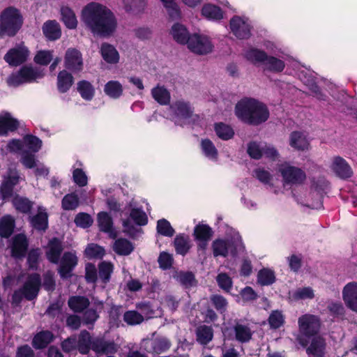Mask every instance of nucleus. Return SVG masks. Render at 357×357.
Masks as SVG:
<instances>
[{"label":"nucleus","mask_w":357,"mask_h":357,"mask_svg":"<svg viewBox=\"0 0 357 357\" xmlns=\"http://www.w3.org/2000/svg\"><path fill=\"white\" fill-rule=\"evenodd\" d=\"M81 20L93 34L101 38H109L116 31L118 22L114 13L106 6L91 2L82 10Z\"/></svg>","instance_id":"f257e3e1"},{"label":"nucleus","mask_w":357,"mask_h":357,"mask_svg":"<svg viewBox=\"0 0 357 357\" xmlns=\"http://www.w3.org/2000/svg\"><path fill=\"white\" fill-rule=\"evenodd\" d=\"M235 115L243 123L258 126L270 117L267 105L254 98H243L235 106Z\"/></svg>","instance_id":"f03ea898"},{"label":"nucleus","mask_w":357,"mask_h":357,"mask_svg":"<svg viewBox=\"0 0 357 357\" xmlns=\"http://www.w3.org/2000/svg\"><path fill=\"white\" fill-rule=\"evenodd\" d=\"M23 23L24 18L19 9L11 6L4 8L0 14V38L14 37Z\"/></svg>","instance_id":"7ed1b4c3"},{"label":"nucleus","mask_w":357,"mask_h":357,"mask_svg":"<svg viewBox=\"0 0 357 357\" xmlns=\"http://www.w3.org/2000/svg\"><path fill=\"white\" fill-rule=\"evenodd\" d=\"M299 333L297 340L299 344L305 347L308 345L310 339L317 337L321 328L320 319L314 314H305L298 320Z\"/></svg>","instance_id":"20e7f679"},{"label":"nucleus","mask_w":357,"mask_h":357,"mask_svg":"<svg viewBox=\"0 0 357 357\" xmlns=\"http://www.w3.org/2000/svg\"><path fill=\"white\" fill-rule=\"evenodd\" d=\"M38 77V73L31 66H23L17 73H12L7 79L9 86L17 87L24 83L31 82Z\"/></svg>","instance_id":"39448f33"},{"label":"nucleus","mask_w":357,"mask_h":357,"mask_svg":"<svg viewBox=\"0 0 357 357\" xmlns=\"http://www.w3.org/2000/svg\"><path fill=\"white\" fill-rule=\"evenodd\" d=\"M284 185H302L306 179L305 172L301 168L287 165L280 169Z\"/></svg>","instance_id":"423d86ee"},{"label":"nucleus","mask_w":357,"mask_h":357,"mask_svg":"<svg viewBox=\"0 0 357 357\" xmlns=\"http://www.w3.org/2000/svg\"><path fill=\"white\" fill-rule=\"evenodd\" d=\"M78 264V258L73 252H65L61 259L58 268L60 278L68 280L73 277V272Z\"/></svg>","instance_id":"0eeeda50"},{"label":"nucleus","mask_w":357,"mask_h":357,"mask_svg":"<svg viewBox=\"0 0 357 357\" xmlns=\"http://www.w3.org/2000/svg\"><path fill=\"white\" fill-rule=\"evenodd\" d=\"M29 55V50L23 45L10 49L4 55V61L10 66H19L26 62Z\"/></svg>","instance_id":"6e6552de"},{"label":"nucleus","mask_w":357,"mask_h":357,"mask_svg":"<svg viewBox=\"0 0 357 357\" xmlns=\"http://www.w3.org/2000/svg\"><path fill=\"white\" fill-rule=\"evenodd\" d=\"M41 287V278L37 273L28 275L26 281L21 287L24 292V298L27 301H33L37 298Z\"/></svg>","instance_id":"1a4fd4ad"},{"label":"nucleus","mask_w":357,"mask_h":357,"mask_svg":"<svg viewBox=\"0 0 357 357\" xmlns=\"http://www.w3.org/2000/svg\"><path fill=\"white\" fill-rule=\"evenodd\" d=\"M64 66L67 70L74 73L82 71L84 63L80 51L75 48H68L65 54Z\"/></svg>","instance_id":"9d476101"},{"label":"nucleus","mask_w":357,"mask_h":357,"mask_svg":"<svg viewBox=\"0 0 357 357\" xmlns=\"http://www.w3.org/2000/svg\"><path fill=\"white\" fill-rule=\"evenodd\" d=\"M29 245V240L24 233L15 234L12 238L11 256L16 259H22L26 256Z\"/></svg>","instance_id":"9b49d317"},{"label":"nucleus","mask_w":357,"mask_h":357,"mask_svg":"<svg viewBox=\"0 0 357 357\" xmlns=\"http://www.w3.org/2000/svg\"><path fill=\"white\" fill-rule=\"evenodd\" d=\"M188 47L197 54H206L212 51L213 45L210 40L199 34H193L189 39Z\"/></svg>","instance_id":"f8f14e48"},{"label":"nucleus","mask_w":357,"mask_h":357,"mask_svg":"<svg viewBox=\"0 0 357 357\" xmlns=\"http://www.w3.org/2000/svg\"><path fill=\"white\" fill-rule=\"evenodd\" d=\"M232 33L238 39H248L251 35L250 25L239 16H234L229 22Z\"/></svg>","instance_id":"ddd939ff"},{"label":"nucleus","mask_w":357,"mask_h":357,"mask_svg":"<svg viewBox=\"0 0 357 357\" xmlns=\"http://www.w3.org/2000/svg\"><path fill=\"white\" fill-rule=\"evenodd\" d=\"M20 176L15 174L8 175L3 180L0 185V199L3 202H8L13 199L14 194V188L19 183Z\"/></svg>","instance_id":"4468645a"},{"label":"nucleus","mask_w":357,"mask_h":357,"mask_svg":"<svg viewBox=\"0 0 357 357\" xmlns=\"http://www.w3.org/2000/svg\"><path fill=\"white\" fill-rule=\"evenodd\" d=\"M63 251L62 241L57 237H53L47 243V250L45 252L46 257L52 264H57Z\"/></svg>","instance_id":"2eb2a0df"},{"label":"nucleus","mask_w":357,"mask_h":357,"mask_svg":"<svg viewBox=\"0 0 357 357\" xmlns=\"http://www.w3.org/2000/svg\"><path fill=\"white\" fill-rule=\"evenodd\" d=\"M20 127V122L13 118L8 112L0 114V136H7L9 132L16 131Z\"/></svg>","instance_id":"dca6fc26"},{"label":"nucleus","mask_w":357,"mask_h":357,"mask_svg":"<svg viewBox=\"0 0 357 357\" xmlns=\"http://www.w3.org/2000/svg\"><path fill=\"white\" fill-rule=\"evenodd\" d=\"M331 167L336 176L340 178L347 179L351 177L353 174L349 163L340 156L333 158Z\"/></svg>","instance_id":"f3484780"},{"label":"nucleus","mask_w":357,"mask_h":357,"mask_svg":"<svg viewBox=\"0 0 357 357\" xmlns=\"http://www.w3.org/2000/svg\"><path fill=\"white\" fill-rule=\"evenodd\" d=\"M92 350L98 355L114 354L117 352L116 344L113 341H107L102 337L93 339Z\"/></svg>","instance_id":"a211bd4d"},{"label":"nucleus","mask_w":357,"mask_h":357,"mask_svg":"<svg viewBox=\"0 0 357 357\" xmlns=\"http://www.w3.org/2000/svg\"><path fill=\"white\" fill-rule=\"evenodd\" d=\"M343 300L348 308L357 312V283H348L342 291Z\"/></svg>","instance_id":"6ab92c4d"},{"label":"nucleus","mask_w":357,"mask_h":357,"mask_svg":"<svg viewBox=\"0 0 357 357\" xmlns=\"http://www.w3.org/2000/svg\"><path fill=\"white\" fill-rule=\"evenodd\" d=\"M44 36L47 40L54 41L61 36V29L59 23L54 20H47L42 26Z\"/></svg>","instance_id":"aec40b11"},{"label":"nucleus","mask_w":357,"mask_h":357,"mask_svg":"<svg viewBox=\"0 0 357 357\" xmlns=\"http://www.w3.org/2000/svg\"><path fill=\"white\" fill-rule=\"evenodd\" d=\"M54 338V335L51 331L43 330L33 336L31 345L35 349H43L52 342Z\"/></svg>","instance_id":"412c9836"},{"label":"nucleus","mask_w":357,"mask_h":357,"mask_svg":"<svg viewBox=\"0 0 357 357\" xmlns=\"http://www.w3.org/2000/svg\"><path fill=\"white\" fill-rule=\"evenodd\" d=\"M29 220L31 226L36 230L45 231L48 228V214L40 206L36 215L29 217Z\"/></svg>","instance_id":"4be33fe9"},{"label":"nucleus","mask_w":357,"mask_h":357,"mask_svg":"<svg viewBox=\"0 0 357 357\" xmlns=\"http://www.w3.org/2000/svg\"><path fill=\"white\" fill-rule=\"evenodd\" d=\"M75 82L73 75L66 70H61L57 75L56 86L60 93H67Z\"/></svg>","instance_id":"5701e85b"},{"label":"nucleus","mask_w":357,"mask_h":357,"mask_svg":"<svg viewBox=\"0 0 357 357\" xmlns=\"http://www.w3.org/2000/svg\"><path fill=\"white\" fill-rule=\"evenodd\" d=\"M11 202L14 208L22 214H30L34 205L33 201L18 194L15 195Z\"/></svg>","instance_id":"b1692460"},{"label":"nucleus","mask_w":357,"mask_h":357,"mask_svg":"<svg viewBox=\"0 0 357 357\" xmlns=\"http://www.w3.org/2000/svg\"><path fill=\"white\" fill-rule=\"evenodd\" d=\"M15 220L10 215H5L0 218V237L9 238L15 229Z\"/></svg>","instance_id":"393cba45"},{"label":"nucleus","mask_w":357,"mask_h":357,"mask_svg":"<svg viewBox=\"0 0 357 357\" xmlns=\"http://www.w3.org/2000/svg\"><path fill=\"white\" fill-rule=\"evenodd\" d=\"M170 33L174 40L181 45L187 44L192 36L184 25L178 22L173 24Z\"/></svg>","instance_id":"a878e982"},{"label":"nucleus","mask_w":357,"mask_h":357,"mask_svg":"<svg viewBox=\"0 0 357 357\" xmlns=\"http://www.w3.org/2000/svg\"><path fill=\"white\" fill-rule=\"evenodd\" d=\"M325 349V340L320 336H317L312 338L310 344L306 349V352L312 357H324Z\"/></svg>","instance_id":"bb28decb"},{"label":"nucleus","mask_w":357,"mask_h":357,"mask_svg":"<svg viewBox=\"0 0 357 357\" xmlns=\"http://www.w3.org/2000/svg\"><path fill=\"white\" fill-rule=\"evenodd\" d=\"M77 349L82 355H86L92 350L93 339H92L90 333L86 330L81 331L78 335Z\"/></svg>","instance_id":"cd10ccee"},{"label":"nucleus","mask_w":357,"mask_h":357,"mask_svg":"<svg viewBox=\"0 0 357 357\" xmlns=\"http://www.w3.org/2000/svg\"><path fill=\"white\" fill-rule=\"evenodd\" d=\"M100 52L102 59L107 63L116 64L119 61V54L112 45L108 43H102Z\"/></svg>","instance_id":"c85d7f7f"},{"label":"nucleus","mask_w":357,"mask_h":357,"mask_svg":"<svg viewBox=\"0 0 357 357\" xmlns=\"http://www.w3.org/2000/svg\"><path fill=\"white\" fill-rule=\"evenodd\" d=\"M289 145L297 151L308 149L310 143L302 132L293 131L289 135Z\"/></svg>","instance_id":"c756f323"},{"label":"nucleus","mask_w":357,"mask_h":357,"mask_svg":"<svg viewBox=\"0 0 357 357\" xmlns=\"http://www.w3.org/2000/svg\"><path fill=\"white\" fill-rule=\"evenodd\" d=\"M68 305L74 312L81 313L89 307L90 301L84 296H73L69 298Z\"/></svg>","instance_id":"7c9ffc66"},{"label":"nucleus","mask_w":357,"mask_h":357,"mask_svg":"<svg viewBox=\"0 0 357 357\" xmlns=\"http://www.w3.org/2000/svg\"><path fill=\"white\" fill-rule=\"evenodd\" d=\"M174 246L177 254L186 255L191 248L189 236L185 234H177L174 240Z\"/></svg>","instance_id":"2f4dec72"},{"label":"nucleus","mask_w":357,"mask_h":357,"mask_svg":"<svg viewBox=\"0 0 357 357\" xmlns=\"http://www.w3.org/2000/svg\"><path fill=\"white\" fill-rule=\"evenodd\" d=\"M235 339L241 343L250 342L252 337V332L248 325L236 323L233 327Z\"/></svg>","instance_id":"473e14b6"},{"label":"nucleus","mask_w":357,"mask_h":357,"mask_svg":"<svg viewBox=\"0 0 357 357\" xmlns=\"http://www.w3.org/2000/svg\"><path fill=\"white\" fill-rule=\"evenodd\" d=\"M77 90L80 96L86 101L91 100L95 96L96 90L93 84L87 80H80L77 83Z\"/></svg>","instance_id":"72a5a7b5"},{"label":"nucleus","mask_w":357,"mask_h":357,"mask_svg":"<svg viewBox=\"0 0 357 357\" xmlns=\"http://www.w3.org/2000/svg\"><path fill=\"white\" fill-rule=\"evenodd\" d=\"M233 243L229 241L221 238L215 239L212 243L213 256L226 257Z\"/></svg>","instance_id":"f704fd0d"},{"label":"nucleus","mask_w":357,"mask_h":357,"mask_svg":"<svg viewBox=\"0 0 357 357\" xmlns=\"http://www.w3.org/2000/svg\"><path fill=\"white\" fill-rule=\"evenodd\" d=\"M104 92L110 98L118 99L123 95V88L119 81L110 80L105 84Z\"/></svg>","instance_id":"c9c22d12"},{"label":"nucleus","mask_w":357,"mask_h":357,"mask_svg":"<svg viewBox=\"0 0 357 357\" xmlns=\"http://www.w3.org/2000/svg\"><path fill=\"white\" fill-rule=\"evenodd\" d=\"M172 108L177 116L185 119H190L193 113V109L190 102L183 100L176 101L172 106Z\"/></svg>","instance_id":"e433bc0d"},{"label":"nucleus","mask_w":357,"mask_h":357,"mask_svg":"<svg viewBox=\"0 0 357 357\" xmlns=\"http://www.w3.org/2000/svg\"><path fill=\"white\" fill-rule=\"evenodd\" d=\"M113 250L119 255L127 256L134 250V246L129 240L119 238L115 241Z\"/></svg>","instance_id":"4c0bfd02"},{"label":"nucleus","mask_w":357,"mask_h":357,"mask_svg":"<svg viewBox=\"0 0 357 357\" xmlns=\"http://www.w3.org/2000/svg\"><path fill=\"white\" fill-rule=\"evenodd\" d=\"M61 20L65 26L70 29H74L77 26V20L75 12L68 6L61 8Z\"/></svg>","instance_id":"58836bf2"},{"label":"nucleus","mask_w":357,"mask_h":357,"mask_svg":"<svg viewBox=\"0 0 357 357\" xmlns=\"http://www.w3.org/2000/svg\"><path fill=\"white\" fill-rule=\"evenodd\" d=\"M213 235V231L208 225L199 223L194 227L193 236L195 241H210Z\"/></svg>","instance_id":"ea45409f"},{"label":"nucleus","mask_w":357,"mask_h":357,"mask_svg":"<svg viewBox=\"0 0 357 357\" xmlns=\"http://www.w3.org/2000/svg\"><path fill=\"white\" fill-rule=\"evenodd\" d=\"M197 341L202 344L206 345L213 337V330L211 326L202 325L196 330Z\"/></svg>","instance_id":"a19ab883"},{"label":"nucleus","mask_w":357,"mask_h":357,"mask_svg":"<svg viewBox=\"0 0 357 357\" xmlns=\"http://www.w3.org/2000/svg\"><path fill=\"white\" fill-rule=\"evenodd\" d=\"M153 99L161 105H167L170 102V93L164 86H157L151 90Z\"/></svg>","instance_id":"79ce46f5"},{"label":"nucleus","mask_w":357,"mask_h":357,"mask_svg":"<svg viewBox=\"0 0 357 357\" xmlns=\"http://www.w3.org/2000/svg\"><path fill=\"white\" fill-rule=\"evenodd\" d=\"M202 14L209 20H220L223 18V13L221 8L211 3L205 4L202 7Z\"/></svg>","instance_id":"37998d69"},{"label":"nucleus","mask_w":357,"mask_h":357,"mask_svg":"<svg viewBox=\"0 0 357 357\" xmlns=\"http://www.w3.org/2000/svg\"><path fill=\"white\" fill-rule=\"evenodd\" d=\"M97 221L99 229L105 233L113 231V220L108 213L102 211L98 213Z\"/></svg>","instance_id":"c03bdc74"},{"label":"nucleus","mask_w":357,"mask_h":357,"mask_svg":"<svg viewBox=\"0 0 357 357\" xmlns=\"http://www.w3.org/2000/svg\"><path fill=\"white\" fill-rule=\"evenodd\" d=\"M214 130L216 135L221 139L227 141L233 138L234 131L233 128L222 122L215 123L214 124Z\"/></svg>","instance_id":"a18cd8bd"},{"label":"nucleus","mask_w":357,"mask_h":357,"mask_svg":"<svg viewBox=\"0 0 357 357\" xmlns=\"http://www.w3.org/2000/svg\"><path fill=\"white\" fill-rule=\"evenodd\" d=\"M114 265L110 261H103L98 264V275L103 284H107L111 279Z\"/></svg>","instance_id":"49530a36"},{"label":"nucleus","mask_w":357,"mask_h":357,"mask_svg":"<svg viewBox=\"0 0 357 357\" xmlns=\"http://www.w3.org/2000/svg\"><path fill=\"white\" fill-rule=\"evenodd\" d=\"M275 275L273 271L263 268L257 273V282L261 286H269L275 282Z\"/></svg>","instance_id":"de8ad7c7"},{"label":"nucleus","mask_w":357,"mask_h":357,"mask_svg":"<svg viewBox=\"0 0 357 357\" xmlns=\"http://www.w3.org/2000/svg\"><path fill=\"white\" fill-rule=\"evenodd\" d=\"M105 255V250L104 248L96 243L88 244L84 250V255L89 259H101Z\"/></svg>","instance_id":"09e8293b"},{"label":"nucleus","mask_w":357,"mask_h":357,"mask_svg":"<svg viewBox=\"0 0 357 357\" xmlns=\"http://www.w3.org/2000/svg\"><path fill=\"white\" fill-rule=\"evenodd\" d=\"M201 149L204 155L211 159L216 160L218 158V151L213 142L209 139H203L201 141Z\"/></svg>","instance_id":"8fccbe9b"},{"label":"nucleus","mask_w":357,"mask_h":357,"mask_svg":"<svg viewBox=\"0 0 357 357\" xmlns=\"http://www.w3.org/2000/svg\"><path fill=\"white\" fill-rule=\"evenodd\" d=\"M268 54L264 50L257 48H250L245 53V57L247 60L252 63H264L267 59Z\"/></svg>","instance_id":"3c124183"},{"label":"nucleus","mask_w":357,"mask_h":357,"mask_svg":"<svg viewBox=\"0 0 357 357\" xmlns=\"http://www.w3.org/2000/svg\"><path fill=\"white\" fill-rule=\"evenodd\" d=\"M79 204V197L75 192L66 195L61 200V206L65 211L75 210L78 207Z\"/></svg>","instance_id":"603ef678"},{"label":"nucleus","mask_w":357,"mask_h":357,"mask_svg":"<svg viewBox=\"0 0 357 357\" xmlns=\"http://www.w3.org/2000/svg\"><path fill=\"white\" fill-rule=\"evenodd\" d=\"M264 64L269 71L273 73H280L285 68L284 61L273 56H267Z\"/></svg>","instance_id":"864d4df0"},{"label":"nucleus","mask_w":357,"mask_h":357,"mask_svg":"<svg viewBox=\"0 0 357 357\" xmlns=\"http://www.w3.org/2000/svg\"><path fill=\"white\" fill-rule=\"evenodd\" d=\"M26 262L29 269L32 271H37L39 267V259L40 256V251L39 248H32L27 252Z\"/></svg>","instance_id":"5fc2aeb1"},{"label":"nucleus","mask_w":357,"mask_h":357,"mask_svg":"<svg viewBox=\"0 0 357 357\" xmlns=\"http://www.w3.org/2000/svg\"><path fill=\"white\" fill-rule=\"evenodd\" d=\"M271 329H278L284 324V317L281 311L273 310L271 312L268 319Z\"/></svg>","instance_id":"6e6d98bb"},{"label":"nucleus","mask_w":357,"mask_h":357,"mask_svg":"<svg viewBox=\"0 0 357 357\" xmlns=\"http://www.w3.org/2000/svg\"><path fill=\"white\" fill-rule=\"evenodd\" d=\"M156 229L157 232L164 236L172 237L175 233V231L171 226L170 222L164 218L158 221Z\"/></svg>","instance_id":"4d7b16f0"},{"label":"nucleus","mask_w":357,"mask_h":357,"mask_svg":"<svg viewBox=\"0 0 357 357\" xmlns=\"http://www.w3.org/2000/svg\"><path fill=\"white\" fill-rule=\"evenodd\" d=\"M167 9L169 17L172 20H177L181 17V10L174 0H161Z\"/></svg>","instance_id":"13d9d810"},{"label":"nucleus","mask_w":357,"mask_h":357,"mask_svg":"<svg viewBox=\"0 0 357 357\" xmlns=\"http://www.w3.org/2000/svg\"><path fill=\"white\" fill-rule=\"evenodd\" d=\"M123 320L127 324L134 326L141 324L144 317L136 310H128L124 313Z\"/></svg>","instance_id":"bf43d9fd"},{"label":"nucleus","mask_w":357,"mask_h":357,"mask_svg":"<svg viewBox=\"0 0 357 357\" xmlns=\"http://www.w3.org/2000/svg\"><path fill=\"white\" fill-rule=\"evenodd\" d=\"M210 300L218 312L223 314L226 312L228 302L223 296L214 294L211 296Z\"/></svg>","instance_id":"052dcab7"},{"label":"nucleus","mask_w":357,"mask_h":357,"mask_svg":"<svg viewBox=\"0 0 357 357\" xmlns=\"http://www.w3.org/2000/svg\"><path fill=\"white\" fill-rule=\"evenodd\" d=\"M130 216L135 224L139 226H144L148 223L147 215L141 208H132L130 211Z\"/></svg>","instance_id":"680f3d73"},{"label":"nucleus","mask_w":357,"mask_h":357,"mask_svg":"<svg viewBox=\"0 0 357 357\" xmlns=\"http://www.w3.org/2000/svg\"><path fill=\"white\" fill-rule=\"evenodd\" d=\"M74 222L77 227L86 229L92 225L93 220L89 213L80 212L75 215Z\"/></svg>","instance_id":"e2e57ef3"},{"label":"nucleus","mask_w":357,"mask_h":357,"mask_svg":"<svg viewBox=\"0 0 357 357\" xmlns=\"http://www.w3.org/2000/svg\"><path fill=\"white\" fill-rule=\"evenodd\" d=\"M24 142L27 148L34 153L38 152L42 146V141L38 137L31 134L24 137Z\"/></svg>","instance_id":"0e129e2a"},{"label":"nucleus","mask_w":357,"mask_h":357,"mask_svg":"<svg viewBox=\"0 0 357 357\" xmlns=\"http://www.w3.org/2000/svg\"><path fill=\"white\" fill-rule=\"evenodd\" d=\"M327 308L334 318L344 319L345 309L341 302H332Z\"/></svg>","instance_id":"69168bd1"},{"label":"nucleus","mask_w":357,"mask_h":357,"mask_svg":"<svg viewBox=\"0 0 357 357\" xmlns=\"http://www.w3.org/2000/svg\"><path fill=\"white\" fill-rule=\"evenodd\" d=\"M53 59V55L51 51L40 50L35 55L33 61L36 63L41 66H47Z\"/></svg>","instance_id":"338daca9"},{"label":"nucleus","mask_w":357,"mask_h":357,"mask_svg":"<svg viewBox=\"0 0 357 357\" xmlns=\"http://www.w3.org/2000/svg\"><path fill=\"white\" fill-rule=\"evenodd\" d=\"M158 262L159 267L162 270L165 271L169 269L172 266L174 259L172 255L169 253L167 252H162L159 255Z\"/></svg>","instance_id":"774afa93"}]
</instances>
